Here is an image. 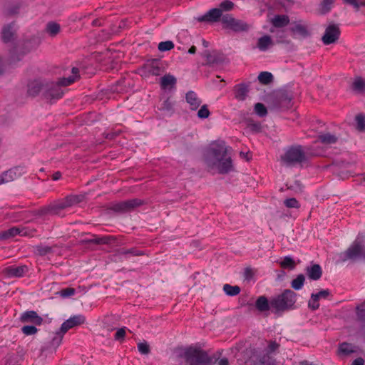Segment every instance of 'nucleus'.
I'll list each match as a JSON object with an SVG mask.
<instances>
[{
    "instance_id": "nucleus-1",
    "label": "nucleus",
    "mask_w": 365,
    "mask_h": 365,
    "mask_svg": "<svg viewBox=\"0 0 365 365\" xmlns=\"http://www.w3.org/2000/svg\"><path fill=\"white\" fill-rule=\"evenodd\" d=\"M205 163L209 170L220 174H227L234 170L229 148L223 141H215L210 145Z\"/></svg>"
},
{
    "instance_id": "nucleus-2",
    "label": "nucleus",
    "mask_w": 365,
    "mask_h": 365,
    "mask_svg": "<svg viewBox=\"0 0 365 365\" xmlns=\"http://www.w3.org/2000/svg\"><path fill=\"white\" fill-rule=\"evenodd\" d=\"M178 356L188 365H210L211 359L206 351L196 346L180 348Z\"/></svg>"
},
{
    "instance_id": "nucleus-3",
    "label": "nucleus",
    "mask_w": 365,
    "mask_h": 365,
    "mask_svg": "<svg viewBox=\"0 0 365 365\" xmlns=\"http://www.w3.org/2000/svg\"><path fill=\"white\" fill-rule=\"evenodd\" d=\"M297 294L290 289H286L282 294L273 298L270 306L277 312H283L293 307L296 302Z\"/></svg>"
},
{
    "instance_id": "nucleus-4",
    "label": "nucleus",
    "mask_w": 365,
    "mask_h": 365,
    "mask_svg": "<svg viewBox=\"0 0 365 365\" xmlns=\"http://www.w3.org/2000/svg\"><path fill=\"white\" fill-rule=\"evenodd\" d=\"M288 24H267L264 26L269 33L270 37L276 43H283L285 38L290 34V31L287 29Z\"/></svg>"
},
{
    "instance_id": "nucleus-5",
    "label": "nucleus",
    "mask_w": 365,
    "mask_h": 365,
    "mask_svg": "<svg viewBox=\"0 0 365 365\" xmlns=\"http://www.w3.org/2000/svg\"><path fill=\"white\" fill-rule=\"evenodd\" d=\"M282 161L290 165L296 163H302L306 160L305 154L301 146L293 147L286 151L282 157Z\"/></svg>"
},
{
    "instance_id": "nucleus-6",
    "label": "nucleus",
    "mask_w": 365,
    "mask_h": 365,
    "mask_svg": "<svg viewBox=\"0 0 365 365\" xmlns=\"http://www.w3.org/2000/svg\"><path fill=\"white\" fill-rule=\"evenodd\" d=\"M344 259H364L365 260V244L355 240L344 252Z\"/></svg>"
},
{
    "instance_id": "nucleus-7",
    "label": "nucleus",
    "mask_w": 365,
    "mask_h": 365,
    "mask_svg": "<svg viewBox=\"0 0 365 365\" xmlns=\"http://www.w3.org/2000/svg\"><path fill=\"white\" fill-rule=\"evenodd\" d=\"M340 29L336 24H329L325 29L322 41L324 45L335 43L339 38Z\"/></svg>"
},
{
    "instance_id": "nucleus-8",
    "label": "nucleus",
    "mask_w": 365,
    "mask_h": 365,
    "mask_svg": "<svg viewBox=\"0 0 365 365\" xmlns=\"http://www.w3.org/2000/svg\"><path fill=\"white\" fill-rule=\"evenodd\" d=\"M140 73L143 76H158L161 73L160 62L153 59L148 61L140 68Z\"/></svg>"
},
{
    "instance_id": "nucleus-9",
    "label": "nucleus",
    "mask_w": 365,
    "mask_h": 365,
    "mask_svg": "<svg viewBox=\"0 0 365 365\" xmlns=\"http://www.w3.org/2000/svg\"><path fill=\"white\" fill-rule=\"evenodd\" d=\"M46 87L43 95L46 99H59L63 96V92L58 83L48 81Z\"/></svg>"
},
{
    "instance_id": "nucleus-10",
    "label": "nucleus",
    "mask_w": 365,
    "mask_h": 365,
    "mask_svg": "<svg viewBox=\"0 0 365 365\" xmlns=\"http://www.w3.org/2000/svg\"><path fill=\"white\" fill-rule=\"evenodd\" d=\"M86 322V318L83 315L78 314V315H74L71 317H70L68 319H67L66 322H64L61 327V332L63 334H65L67 331L69 329L76 327L79 326L81 324H84Z\"/></svg>"
},
{
    "instance_id": "nucleus-11",
    "label": "nucleus",
    "mask_w": 365,
    "mask_h": 365,
    "mask_svg": "<svg viewBox=\"0 0 365 365\" xmlns=\"http://www.w3.org/2000/svg\"><path fill=\"white\" fill-rule=\"evenodd\" d=\"M47 83L48 81L43 80H35L30 82L28 86V93L31 96H36L40 93L44 95Z\"/></svg>"
},
{
    "instance_id": "nucleus-12",
    "label": "nucleus",
    "mask_w": 365,
    "mask_h": 365,
    "mask_svg": "<svg viewBox=\"0 0 365 365\" xmlns=\"http://www.w3.org/2000/svg\"><path fill=\"white\" fill-rule=\"evenodd\" d=\"M16 235L33 236L34 230L22 227H14L2 233V237L5 239L13 237Z\"/></svg>"
},
{
    "instance_id": "nucleus-13",
    "label": "nucleus",
    "mask_w": 365,
    "mask_h": 365,
    "mask_svg": "<svg viewBox=\"0 0 365 365\" xmlns=\"http://www.w3.org/2000/svg\"><path fill=\"white\" fill-rule=\"evenodd\" d=\"M143 204V201L139 199H131L120 202L113 205V209L116 211H127L137 207Z\"/></svg>"
},
{
    "instance_id": "nucleus-14",
    "label": "nucleus",
    "mask_w": 365,
    "mask_h": 365,
    "mask_svg": "<svg viewBox=\"0 0 365 365\" xmlns=\"http://www.w3.org/2000/svg\"><path fill=\"white\" fill-rule=\"evenodd\" d=\"M330 295L329 289H323L317 294H312L309 300L308 306L313 310H316L319 307V300L320 299H327Z\"/></svg>"
},
{
    "instance_id": "nucleus-15",
    "label": "nucleus",
    "mask_w": 365,
    "mask_h": 365,
    "mask_svg": "<svg viewBox=\"0 0 365 365\" xmlns=\"http://www.w3.org/2000/svg\"><path fill=\"white\" fill-rule=\"evenodd\" d=\"M221 15V9L215 8L210 9L203 15L198 16L196 19L198 21L213 22L218 21Z\"/></svg>"
},
{
    "instance_id": "nucleus-16",
    "label": "nucleus",
    "mask_w": 365,
    "mask_h": 365,
    "mask_svg": "<svg viewBox=\"0 0 365 365\" xmlns=\"http://www.w3.org/2000/svg\"><path fill=\"white\" fill-rule=\"evenodd\" d=\"M21 175L19 168L10 169L0 175V185L13 181Z\"/></svg>"
},
{
    "instance_id": "nucleus-17",
    "label": "nucleus",
    "mask_w": 365,
    "mask_h": 365,
    "mask_svg": "<svg viewBox=\"0 0 365 365\" xmlns=\"http://www.w3.org/2000/svg\"><path fill=\"white\" fill-rule=\"evenodd\" d=\"M21 322L24 323H33L36 325L41 324L43 319L39 317L37 313L34 311H27L24 312L20 318Z\"/></svg>"
},
{
    "instance_id": "nucleus-18",
    "label": "nucleus",
    "mask_w": 365,
    "mask_h": 365,
    "mask_svg": "<svg viewBox=\"0 0 365 365\" xmlns=\"http://www.w3.org/2000/svg\"><path fill=\"white\" fill-rule=\"evenodd\" d=\"M276 43L269 35L265 34L258 38L257 48L261 51H266L272 48Z\"/></svg>"
},
{
    "instance_id": "nucleus-19",
    "label": "nucleus",
    "mask_w": 365,
    "mask_h": 365,
    "mask_svg": "<svg viewBox=\"0 0 365 365\" xmlns=\"http://www.w3.org/2000/svg\"><path fill=\"white\" fill-rule=\"evenodd\" d=\"M28 270L25 265L22 266H9L5 269V272L9 277H21Z\"/></svg>"
},
{
    "instance_id": "nucleus-20",
    "label": "nucleus",
    "mask_w": 365,
    "mask_h": 365,
    "mask_svg": "<svg viewBox=\"0 0 365 365\" xmlns=\"http://www.w3.org/2000/svg\"><path fill=\"white\" fill-rule=\"evenodd\" d=\"M186 101L190 105L191 110H197L202 101L193 91H189L186 94Z\"/></svg>"
},
{
    "instance_id": "nucleus-21",
    "label": "nucleus",
    "mask_w": 365,
    "mask_h": 365,
    "mask_svg": "<svg viewBox=\"0 0 365 365\" xmlns=\"http://www.w3.org/2000/svg\"><path fill=\"white\" fill-rule=\"evenodd\" d=\"M227 34L237 33L248 30V24H223L222 28Z\"/></svg>"
},
{
    "instance_id": "nucleus-22",
    "label": "nucleus",
    "mask_w": 365,
    "mask_h": 365,
    "mask_svg": "<svg viewBox=\"0 0 365 365\" xmlns=\"http://www.w3.org/2000/svg\"><path fill=\"white\" fill-rule=\"evenodd\" d=\"M307 274L309 279L313 280H317L322 277V269L319 264H313L310 267H307Z\"/></svg>"
},
{
    "instance_id": "nucleus-23",
    "label": "nucleus",
    "mask_w": 365,
    "mask_h": 365,
    "mask_svg": "<svg viewBox=\"0 0 365 365\" xmlns=\"http://www.w3.org/2000/svg\"><path fill=\"white\" fill-rule=\"evenodd\" d=\"M248 93V88L243 84H240L235 88V96L238 101H243L245 99Z\"/></svg>"
},
{
    "instance_id": "nucleus-24",
    "label": "nucleus",
    "mask_w": 365,
    "mask_h": 365,
    "mask_svg": "<svg viewBox=\"0 0 365 365\" xmlns=\"http://www.w3.org/2000/svg\"><path fill=\"white\" fill-rule=\"evenodd\" d=\"M78 78V69L77 68H73L72 69V76L68 78H63L60 81L59 83L61 86H68L75 82Z\"/></svg>"
},
{
    "instance_id": "nucleus-25",
    "label": "nucleus",
    "mask_w": 365,
    "mask_h": 365,
    "mask_svg": "<svg viewBox=\"0 0 365 365\" xmlns=\"http://www.w3.org/2000/svg\"><path fill=\"white\" fill-rule=\"evenodd\" d=\"M320 141L325 145H331L336 143L337 137L329 133H322L319 135Z\"/></svg>"
},
{
    "instance_id": "nucleus-26",
    "label": "nucleus",
    "mask_w": 365,
    "mask_h": 365,
    "mask_svg": "<svg viewBox=\"0 0 365 365\" xmlns=\"http://www.w3.org/2000/svg\"><path fill=\"white\" fill-rule=\"evenodd\" d=\"M290 33L295 37H305L309 34L307 28L302 24H297L294 28L292 29Z\"/></svg>"
},
{
    "instance_id": "nucleus-27",
    "label": "nucleus",
    "mask_w": 365,
    "mask_h": 365,
    "mask_svg": "<svg viewBox=\"0 0 365 365\" xmlns=\"http://www.w3.org/2000/svg\"><path fill=\"white\" fill-rule=\"evenodd\" d=\"M352 88L358 93H364L365 91V80L361 77H356L352 83Z\"/></svg>"
},
{
    "instance_id": "nucleus-28",
    "label": "nucleus",
    "mask_w": 365,
    "mask_h": 365,
    "mask_svg": "<svg viewBox=\"0 0 365 365\" xmlns=\"http://www.w3.org/2000/svg\"><path fill=\"white\" fill-rule=\"evenodd\" d=\"M161 86L163 88L166 89L169 87H173L176 83V79L173 76L165 75L161 78Z\"/></svg>"
},
{
    "instance_id": "nucleus-29",
    "label": "nucleus",
    "mask_w": 365,
    "mask_h": 365,
    "mask_svg": "<svg viewBox=\"0 0 365 365\" xmlns=\"http://www.w3.org/2000/svg\"><path fill=\"white\" fill-rule=\"evenodd\" d=\"M354 351H356V347L348 343L341 344L339 348V353L344 356L349 355Z\"/></svg>"
},
{
    "instance_id": "nucleus-30",
    "label": "nucleus",
    "mask_w": 365,
    "mask_h": 365,
    "mask_svg": "<svg viewBox=\"0 0 365 365\" xmlns=\"http://www.w3.org/2000/svg\"><path fill=\"white\" fill-rule=\"evenodd\" d=\"M61 31L59 24H47L44 32L51 37L56 36Z\"/></svg>"
},
{
    "instance_id": "nucleus-31",
    "label": "nucleus",
    "mask_w": 365,
    "mask_h": 365,
    "mask_svg": "<svg viewBox=\"0 0 365 365\" xmlns=\"http://www.w3.org/2000/svg\"><path fill=\"white\" fill-rule=\"evenodd\" d=\"M256 307L261 312L268 310L269 307L267 299L263 296L259 297L256 302Z\"/></svg>"
},
{
    "instance_id": "nucleus-32",
    "label": "nucleus",
    "mask_w": 365,
    "mask_h": 365,
    "mask_svg": "<svg viewBox=\"0 0 365 365\" xmlns=\"http://www.w3.org/2000/svg\"><path fill=\"white\" fill-rule=\"evenodd\" d=\"M1 36L4 42H9L13 39L14 33L10 25H7L3 28Z\"/></svg>"
},
{
    "instance_id": "nucleus-33",
    "label": "nucleus",
    "mask_w": 365,
    "mask_h": 365,
    "mask_svg": "<svg viewBox=\"0 0 365 365\" xmlns=\"http://www.w3.org/2000/svg\"><path fill=\"white\" fill-rule=\"evenodd\" d=\"M119 255L121 256H124L125 257H128L130 255L132 256H141L143 255V252L139 250H137L136 249L132 248V249H122L119 250L118 252Z\"/></svg>"
},
{
    "instance_id": "nucleus-34",
    "label": "nucleus",
    "mask_w": 365,
    "mask_h": 365,
    "mask_svg": "<svg viewBox=\"0 0 365 365\" xmlns=\"http://www.w3.org/2000/svg\"><path fill=\"white\" fill-rule=\"evenodd\" d=\"M223 290L229 296H236L240 292V289L238 286H232L228 284H225L223 286Z\"/></svg>"
},
{
    "instance_id": "nucleus-35",
    "label": "nucleus",
    "mask_w": 365,
    "mask_h": 365,
    "mask_svg": "<svg viewBox=\"0 0 365 365\" xmlns=\"http://www.w3.org/2000/svg\"><path fill=\"white\" fill-rule=\"evenodd\" d=\"M305 280V277L303 274H299L294 279L292 282V287L296 290L300 289L303 285Z\"/></svg>"
},
{
    "instance_id": "nucleus-36",
    "label": "nucleus",
    "mask_w": 365,
    "mask_h": 365,
    "mask_svg": "<svg viewBox=\"0 0 365 365\" xmlns=\"http://www.w3.org/2000/svg\"><path fill=\"white\" fill-rule=\"evenodd\" d=\"M272 75L269 72H261L258 76V79L262 84H268L272 81Z\"/></svg>"
},
{
    "instance_id": "nucleus-37",
    "label": "nucleus",
    "mask_w": 365,
    "mask_h": 365,
    "mask_svg": "<svg viewBox=\"0 0 365 365\" xmlns=\"http://www.w3.org/2000/svg\"><path fill=\"white\" fill-rule=\"evenodd\" d=\"M111 238V236H103L101 237H94L93 238L89 240V242L98 245H106L110 242Z\"/></svg>"
},
{
    "instance_id": "nucleus-38",
    "label": "nucleus",
    "mask_w": 365,
    "mask_h": 365,
    "mask_svg": "<svg viewBox=\"0 0 365 365\" xmlns=\"http://www.w3.org/2000/svg\"><path fill=\"white\" fill-rule=\"evenodd\" d=\"M356 128L360 131L365 130V115L364 114H358L356 116Z\"/></svg>"
},
{
    "instance_id": "nucleus-39",
    "label": "nucleus",
    "mask_w": 365,
    "mask_h": 365,
    "mask_svg": "<svg viewBox=\"0 0 365 365\" xmlns=\"http://www.w3.org/2000/svg\"><path fill=\"white\" fill-rule=\"evenodd\" d=\"M69 207V204L66 202L65 200L53 205L51 207V212L53 213H57L58 210H63Z\"/></svg>"
},
{
    "instance_id": "nucleus-40",
    "label": "nucleus",
    "mask_w": 365,
    "mask_h": 365,
    "mask_svg": "<svg viewBox=\"0 0 365 365\" xmlns=\"http://www.w3.org/2000/svg\"><path fill=\"white\" fill-rule=\"evenodd\" d=\"M210 115V112L207 105L202 106L197 111V117L201 119L207 118Z\"/></svg>"
},
{
    "instance_id": "nucleus-41",
    "label": "nucleus",
    "mask_w": 365,
    "mask_h": 365,
    "mask_svg": "<svg viewBox=\"0 0 365 365\" xmlns=\"http://www.w3.org/2000/svg\"><path fill=\"white\" fill-rule=\"evenodd\" d=\"M158 48L160 51H170L174 48V43L171 41H163L158 44Z\"/></svg>"
},
{
    "instance_id": "nucleus-42",
    "label": "nucleus",
    "mask_w": 365,
    "mask_h": 365,
    "mask_svg": "<svg viewBox=\"0 0 365 365\" xmlns=\"http://www.w3.org/2000/svg\"><path fill=\"white\" fill-rule=\"evenodd\" d=\"M255 111L260 117H263V116L266 115L267 113V108L261 103H257L255 104Z\"/></svg>"
},
{
    "instance_id": "nucleus-43",
    "label": "nucleus",
    "mask_w": 365,
    "mask_h": 365,
    "mask_svg": "<svg viewBox=\"0 0 365 365\" xmlns=\"http://www.w3.org/2000/svg\"><path fill=\"white\" fill-rule=\"evenodd\" d=\"M280 265L283 268L293 269L295 266V263L293 259L290 257H285L284 259L280 262Z\"/></svg>"
},
{
    "instance_id": "nucleus-44",
    "label": "nucleus",
    "mask_w": 365,
    "mask_h": 365,
    "mask_svg": "<svg viewBox=\"0 0 365 365\" xmlns=\"http://www.w3.org/2000/svg\"><path fill=\"white\" fill-rule=\"evenodd\" d=\"M284 204L288 208H299L300 207L299 202L294 197L286 199Z\"/></svg>"
},
{
    "instance_id": "nucleus-45",
    "label": "nucleus",
    "mask_w": 365,
    "mask_h": 365,
    "mask_svg": "<svg viewBox=\"0 0 365 365\" xmlns=\"http://www.w3.org/2000/svg\"><path fill=\"white\" fill-rule=\"evenodd\" d=\"M290 19L287 15H275L272 19V23H289Z\"/></svg>"
},
{
    "instance_id": "nucleus-46",
    "label": "nucleus",
    "mask_w": 365,
    "mask_h": 365,
    "mask_svg": "<svg viewBox=\"0 0 365 365\" xmlns=\"http://www.w3.org/2000/svg\"><path fill=\"white\" fill-rule=\"evenodd\" d=\"M138 349L142 354H148L150 353V346L147 342H140L138 344Z\"/></svg>"
},
{
    "instance_id": "nucleus-47",
    "label": "nucleus",
    "mask_w": 365,
    "mask_h": 365,
    "mask_svg": "<svg viewBox=\"0 0 365 365\" xmlns=\"http://www.w3.org/2000/svg\"><path fill=\"white\" fill-rule=\"evenodd\" d=\"M356 314L361 319H365V302L356 307Z\"/></svg>"
},
{
    "instance_id": "nucleus-48",
    "label": "nucleus",
    "mask_w": 365,
    "mask_h": 365,
    "mask_svg": "<svg viewBox=\"0 0 365 365\" xmlns=\"http://www.w3.org/2000/svg\"><path fill=\"white\" fill-rule=\"evenodd\" d=\"M22 332L26 335H33L37 332V329L34 326H24L21 329Z\"/></svg>"
},
{
    "instance_id": "nucleus-49",
    "label": "nucleus",
    "mask_w": 365,
    "mask_h": 365,
    "mask_svg": "<svg viewBox=\"0 0 365 365\" xmlns=\"http://www.w3.org/2000/svg\"><path fill=\"white\" fill-rule=\"evenodd\" d=\"M72 21H91L92 23H94V21H95V20L91 19L90 18V16H83L81 14L73 16Z\"/></svg>"
},
{
    "instance_id": "nucleus-50",
    "label": "nucleus",
    "mask_w": 365,
    "mask_h": 365,
    "mask_svg": "<svg viewBox=\"0 0 365 365\" xmlns=\"http://www.w3.org/2000/svg\"><path fill=\"white\" fill-rule=\"evenodd\" d=\"M233 7V4L229 0H225L222 1L220 5V9H221V12L222 11H228L230 10Z\"/></svg>"
},
{
    "instance_id": "nucleus-51",
    "label": "nucleus",
    "mask_w": 365,
    "mask_h": 365,
    "mask_svg": "<svg viewBox=\"0 0 365 365\" xmlns=\"http://www.w3.org/2000/svg\"><path fill=\"white\" fill-rule=\"evenodd\" d=\"M346 4H348L354 7H359L365 5V0H344Z\"/></svg>"
},
{
    "instance_id": "nucleus-52",
    "label": "nucleus",
    "mask_w": 365,
    "mask_h": 365,
    "mask_svg": "<svg viewBox=\"0 0 365 365\" xmlns=\"http://www.w3.org/2000/svg\"><path fill=\"white\" fill-rule=\"evenodd\" d=\"M51 250V248L48 246H38L36 247V252L40 255H45L48 253H49Z\"/></svg>"
},
{
    "instance_id": "nucleus-53",
    "label": "nucleus",
    "mask_w": 365,
    "mask_h": 365,
    "mask_svg": "<svg viewBox=\"0 0 365 365\" xmlns=\"http://www.w3.org/2000/svg\"><path fill=\"white\" fill-rule=\"evenodd\" d=\"M63 334L62 332H61V330L56 333V336L52 340V345L53 346H58L63 339Z\"/></svg>"
},
{
    "instance_id": "nucleus-54",
    "label": "nucleus",
    "mask_w": 365,
    "mask_h": 365,
    "mask_svg": "<svg viewBox=\"0 0 365 365\" xmlns=\"http://www.w3.org/2000/svg\"><path fill=\"white\" fill-rule=\"evenodd\" d=\"M125 336V327L120 328L117 330L115 334V339L120 341L123 340Z\"/></svg>"
},
{
    "instance_id": "nucleus-55",
    "label": "nucleus",
    "mask_w": 365,
    "mask_h": 365,
    "mask_svg": "<svg viewBox=\"0 0 365 365\" xmlns=\"http://www.w3.org/2000/svg\"><path fill=\"white\" fill-rule=\"evenodd\" d=\"M75 294V289L73 288H66L61 291V296L63 297H67L72 296Z\"/></svg>"
},
{
    "instance_id": "nucleus-56",
    "label": "nucleus",
    "mask_w": 365,
    "mask_h": 365,
    "mask_svg": "<svg viewBox=\"0 0 365 365\" xmlns=\"http://www.w3.org/2000/svg\"><path fill=\"white\" fill-rule=\"evenodd\" d=\"M68 204H69V207L77 203L78 202V197L76 196H69L64 199Z\"/></svg>"
},
{
    "instance_id": "nucleus-57",
    "label": "nucleus",
    "mask_w": 365,
    "mask_h": 365,
    "mask_svg": "<svg viewBox=\"0 0 365 365\" xmlns=\"http://www.w3.org/2000/svg\"><path fill=\"white\" fill-rule=\"evenodd\" d=\"M279 345L276 342H270L269 344V350L270 351H274L278 348Z\"/></svg>"
},
{
    "instance_id": "nucleus-58",
    "label": "nucleus",
    "mask_w": 365,
    "mask_h": 365,
    "mask_svg": "<svg viewBox=\"0 0 365 365\" xmlns=\"http://www.w3.org/2000/svg\"><path fill=\"white\" fill-rule=\"evenodd\" d=\"M364 359L359 357L355 359L351 365H364Z\"/></svg>"
},
{
    "instance_id": "nucleus-59",
    "label": "nucleus",
    "mask_w": 365,
    "mask_h": 365,
    "mask_svg": "<svg viewBox=\"0 0 365 365\" xmlns=\"http://www.w3.org/2000/svg\"><path fill=\"white\" fill-rule=\"evenodd\" d=\"M5 71V66L2 59L1 56L0 55V76L2 75Z\"/></svg>"
},
{
    "instance_id": "nucleus-60",
    "label": "nucleus",
    "mask_w": 365,
    "mask_h": 365,
    "mask_svg": "<svg viewBox=\"0 0 365 365\" xmlns=\"http://www.w3.org/2000/svg\"><path fill=\"white\" fill-rule=\"evenodd\" d=\"M217 365H229V361L226 358H222L218 361Z\"/></svg>"
},
{
    "instance_id": "nucleus-61",
    "label": "nucleus",
    "mask_w": 365,
    "mask_h": 365,
    "mask_svg": "<svg viewBox=\"0 0 365 365\" xmlns=\"http://www.w3.org/2000/svg\"><path fill=\"white\" fill-rule=\"evenodd\" d=\"M61 173H60V172H56V173H55L53 175V176H52V179H53V180H59V179L61 178Z\"/></svg>"
},
{
    "instance_id": "nucleus-62",
    "label": "nucleus",
    "mask_w": 365,
    "mask_h": 365,
    "mask_svg": "<svg viewBox=\"0 0 365 365\" xmlns=\"http://www.w3.org/2000/svg\"><path fill=\"white\" fill-rule=\"evenodd\" d=\"M195 52H196V47L195 46H192L188 50V53L190 54H194Z\"/></svg>"
},
{
    "instance_id": "nucleus-63",
    "label": "nucleus",
    "mask_w": 365,
    "mask_h": 365,
    "mask_svg": "<svg viewBox=\"0 0 365 365\" xmlns=\"http://www.w3.org/2000/svg\"><path fill=\"white\" fill-rule=\"evenodd\" d=\"M10 59L11 62H15L16 61L20 60L19 58H16L14 54L11 55Z\"/></svg>"
},
{
    "instance_id": "nucleus-64",
    "label": "nucleus",
    "mask_w": 365,
    "mask_h": 365,
    "mask_svg": "<svg viewBox=\"0 0 365 365\" xmlns=\"http://www.w3.org/2000/svg\"><path fill=\"white\" fill-rule=\"evenodd\" d=\"M300 365H312V364H309V363H308V362H307V361H304V362H302V363L300 364Z\"/></svg>"
}]
</instances>
